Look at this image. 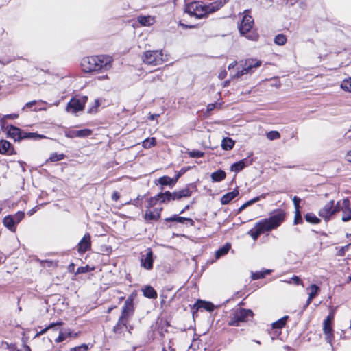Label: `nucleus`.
Listing matches in <instances>:
<instances>
[{
  "label": "nucleus",
  "instance_id": "58",
  "mask_svg": "<svg viewBox=\"0 0 351 351\" xmlns=\"http://www.w3.org/2000/svg\"><path fill=\"white\" fill-rule=\"evenodd\" d=\"M66 136L71 138L76 137L75 136V130L70 132L69 134H66Z\"/></svg>",
  "mask_w": 351,
  "mask_h": 351
},
{
  "label": "nucleus",
  "instance_id": "23",
  "mask_svg": "<svg viewBox=\"0 0 351 351\" xmlns=\"http://www.w3.org/2000/svg\"><path fill=\"white\" fill-rule=\"evenodd\" d=\"M3 225L10 231L15 232L16 231V223L14 221L11 215L5 216L3 219Z\"/></svg>",
  "mask_w": 351,
  "mask_h": 351
},
{
  "label": "nucleus",
  "instance_id": "32",
  "mask_svg": "<svg viewBox=\"0 0 351 351\" xmlns=\"http://www.w3.org/2000/svg\"><path fill=\"white\" fill-rule=\"evenodd\" d=\"M197 305V308H203L210 312L214 310V305L210 302L199 301Z\"/></svg>",
  "mask_w": 351,
  "mask_h": 351
},
{
  "label": "nucleus",
  "instance_id": "56",
  "mask_svg": "<svg viewBox=\"0 0 351 351\" xmlns=\"http://www.w3.org/2000/svg\"><path fill=\"white\" fill-rule=\"evenodd\" d=\"M159 116H160V114H150V116L149 117V119L150 120H154V119H156V118H158Z\"/></svg>",
  "mask_w": 351,
  "mask_h": 351
},
{
  "label": "nucleus",
  "instance_id": "59",
  "mask_svg": "<svg viewBox=\"0 0 351 351\" xmlns=\"http://www.w3.org/2000/svg\"><path fill=\"white\" fill-rule=\"evenodd\" d=\"M262 271H263V273H264V277H265L266 275H268V274H271V270H270V269H265V270Z\"/></svg>",
  "mask_w": 351,
  "mask_h": 351
},
{
  "label": "nucleus",
  "instance_id": "3",
  "mask_svg": "<svg viewBox=\"0 0 351 351\" xmlns=\"http://www.w3.org/2000/svg\"><path fill=\"white\" fill-rule=\"evenodd\" d=\"M112 58L108 56H95L82 59L81 65L84 72L106 71L112 67Z\"/></svg>",
  "mask_w": 351,
  "mask_h": 351
},
{
  "label": "nucleus",
  "instance_id": "53",
  "mask_svg": "<svg viewBox=\"0 0 351 351\" xmlns=\"http://www.w3.org/2000/svg\"><path fill=\"white\" fill-rule=\"evenodd\" d=\"M38 101H36V100H34V101H29V102H27L26 103V104L25 105V106L23 108V110H25V109L26 108H32L33 107Z\"/></svg>",
  "mask_w": 351,
  "mask_h": 351
},
{
  "label": "nucleus",
  "instance_id": "34",
  "mask_svg": "<svg viewBox=\"0 0 351 351\" xmlns=\"http://www.w3.org/2000/svg\"><path fill=\"white\" fill-rule=\"evenodd\" d=\"M288 318H289V317L287 315H285V316L282 317V318H280V319L275 322L274 323H273V324H272L273 328L280 329V328H283L285 326Z\"/></svg>",
  "mask_w": 351,
  "mask_h": 351
},
{
  "label": "nucleus",
  "instance_id": "51",
  "mask_svg": "<svg viewBox=\"0 0 351 351\" xmlns=\"http://www.w3.org/2000/svg\"><path fill=\"white\" fill-rule=\"evenodd\" d=\"M351 243H349L343 247H342L339 251V255L343 256L345 254V252L348 250V248L350 247Z\"/></svg>",
  "mask_w": 351,
  "mask_h": 351
},
{
  "label": "nucleus",
  "instance_id": "62",
  "mask_svg": "<svg viewBox=\"0 0 351 351\" xmlns=\"http://www.w3.org/2000/svg\"><path fill=\"white\" fill-rule=\"evenodd\" d=\"M215 107V104H209L207 107L208 108V110H212Z\"/></svg>",
  "mask_w": 351,
  "mask_h": 351
},
{
  "label": "nucleus",
  "instance_id": "63",
  "mask_svg": "<svg viewBox=\"0 0 351 351\" xmlns=\"http://www.w3.org/2000/svg\"><path fill=\"white\" fill-rule=\"evenodd\" d=\"M237 64V62H233L232 63L230 64L228 66V69H230L231 68H233Z\"/></svg>",
  "mask_w": 351,
  "mask_h": 351
},
{
  "label": "nucleus",
  "instance_id": "15",
  "mask_svg": "<svg viewBox=\"0 0 351 351\" xmlns=\"http://www.w3.org/2000/svg\"><path fill=\"white\" fill-rule=\"evenodd\" d=\"M8 133V135L10 137L13 138L15 141H19V140L29 137L30 136H32L34 134L32 133H29L28 134L27 133H24L23 134L19 128L12 126V125H11L10 127Z\"/></svg>",
  "mask_w": 351,
  "mask_h": 351
},
{
  "label": "nucleus",
  "instance_id": "49",
  "mask_svg": "<svg viewBox=\"0 0 351 351\" xmlns=\"http://www.w3.org/2000/svg\"><path fill=\"white\" fill-rule=\"evenodd\" d=\"M302 221L300 210H295L294 224L300 223Z\"/></svg>",
  "mask_w": 351,
  "mask_h": 351
},
{
  "label": "nucleus",
  "instance_id": "21",
  "mask_svg": "<svg viewBox=\"0 0 351 351\" xmlns=\"http://www.w3.org/2000/svg\"><path fill=\"white\" fill-rule=\"evenodd\" d=\"M137 21L142 26L144 27H150L155 22L154 18L151 16H139L137 18Z\"/></svg>",
  "mask_w": 351,
  "mask_h": 351
},
{
  "label": "nucleus",
  "instance_id": "7",
  "mask_svg": "<svg viewBox=\"0 0 351 351\" xmlns=\"http://www.w3.org/2000/svg\"><path fill=\"white\" fill-rule=\"evenodd\" d=\"M252 316L253 312L251 310L240 308L234 312L229 322V325L238 326L239 322H246Z\"/></svg>",
  "mask_w": 351,
  "mask_h": 351
},
{
  "label": "nucleus",
  "instance_id": "4",
  "mask_svg": "<svg viewBox=\"0 0 351 351\" xmlns=\"http://www.w3.org/2000/svg\"><path fill=\"white\" fill-rule=\"evenodd\" d=\"M249 10H245V14L243 16V19L239 25V29L240 34L245 36L246 38L250 40L256 41L258 40L259 36L254 30H252L254 25V19L251 16L247 14Z\"/></svg>",
  "mask_w": 351,
  "mask_h": 351
},
{
  "label": "nucleus",
  "instance_id": "18",
  "mask_svg": "<svg viewBox=\"0 0 351 351\" xmlns=\"http://www.w3.org/2000/svg\"><path fill=\"white\" fill-rule=\"evenodd\" d=\"M162 208H155L154 210H147L145 213V219L148 221L158 220L160 217Z\"/></svg>",
  "mask_w": 351,
  "mask_h": 351
},
{
  "label": "nucleus",
  "instance_id": "40",
  "mask_svg": "<svg viewBox=\"0 0 351 351\" xmlns=\"http://www.w3.org/2000/svg\"><path fill=\"white\" fill-rule=\"evenodd\" d=\"M282 281L287 282L288 284L294 283L295 285H297L304 286L302 280L300 278V277H298L297 276H293L289 280H282Z\"/></svg>",
  "mask_w": 351,
  "mask_h": 351
},
{
  "label": "nucleus",
  "instance_id": "55",
  "mask_svg": "<svg viewBox=\"0 0 351 351\" xmlns=\"http://www.w3.org/2000/svg\"><path fill=\"white\" fill-rule=\"evenodd\" d=\"M346 160L349 162H351V150L348 152V153L346 154Z\"/></svg>",
  "mask_w": 351,
  "mask_h": 351
},
{
  "label": "nucleus",
  "instance_id": "57",
  "mask_svg": "<svg viewBox=\"0 0 351 351\" xmlns=\"http://www.w3.org/2000/svg\"><path fill=\"white\" fill-rule=\"evenodd\" d=\"M324 324H331V317L328 316L326 319L324 321Z\"/></svg>",
  "mask_w": 351,
  "mask_h": 351
},
{
  "label": "nucleus",
  "instance_id": "44",
  "mask_svg": "<svg viewBox=\"0 0 351 351\" xmlns=\"http://www.w3.org/2000/svg\"><path fill=\"white\" fill-rule=\"evenodd\" d=\"M158 201H160V198L158 197V195L154 197H150L147 202V208H148V210H150L151 208L154 206Z\"/></svg>",
  "mask_w": 351,
  "mask_h": 351
},
{
  "label": "nucleus",
  "instance_id": "20",
  "mask_svg": "<svg viewBox=\"0 0 351 351\" xmlns=\"http://www.w3.org/2000/svg\"><path fill=\"white\" fill-rule=\"evenodd\" d=\"M239 195V191L234 189V191L227 193L223 195L221 198V203L223 205L229 204L234 198Z\"/></svg>",
  "mask_w": 351,
  "mask_h": 351
},
{
  "label": "nucleus",
  "instance_id": "54",
  "mask_svg": "<svg viewBox=\"0 0 351 351\" xmlns=\"http://www.w3.org/2000/svg\"><path fill=\"white\" fill-rule=\"evenodd\" d=\"M120 197L119 193L117 191H114L112 195V199L117 202Z\"/></svg>",
  "mask_w": 351,
  "mask_h": 351
},
{
  "label": "nucleus",
  "instance_id": "47",
  "mask_svg": "<svg viewBox=\"0 0 351 351\" xmlns=\"http://www.w3.org/2000/svg\"><path fill=\"white\" fill-rule=\"evenodd\" d=\"M94 269L93 267L90 268L88 265H86L84 267H80L77 268L76 274H84L88 271H93Z\"/></svg>",
  "mask_w": 351,
  "mask_h": 351
},
{
  "label": "nucleus",
  "instance_id": "12",
  "mask_svg": "<svg viewBox=\"0 0 351 351\" xmlns=\"http://www.w3.org/2000/svg\"><path fill=\"white\" fill-rule=\"evenodd\" d=\"M261 62L259 60H252V59L247 60L245 62V67L242 70L239 71L237 72V73L236 74V76L237 77H239L244 74H247L248 73L252 72L254 69L259 67L261 66Z\"/></svg>",
  "mask_w": 351,
  "mask_h": 351
},
{
  "label": "nucleus",
  "instance_id": "24",
  "mask_svg": "<svg viewBox=\"0 0 351 351\" xmlns=\"http://www.w3.org/2000/svg\"><path fill=\"white\" fill-rule=\"evenodd\" d=\"M191 195V190L186 187L179 191L174 192L173 197L176 200H179L183 197H188Z\"/></svg>",
  "mask_w": 351,
  "mask_h": 351
},
{
  "label": "nucleus",
  "instance_id": "10",
  "mask_svg": "<svg viewBox=\"0 0 351 351\" xmlns=\"http://www.w3.org/2000/svg\"><path fill=\"white\" fill-rule=\"evenodd\" d=\"M134 311V299L133 297L130 295L124 303L120 318L128 321V317L133 315Z\"/></svg>",
  "mask_w": 351,
  "mask_h": 351
},
{
  "label": "nucleus",
  "instance_id": "41",
  "mask_svg": "<svg viewBox=\"0 0 351 351\" xmlns=\"http://www.w3.org/2000/svg\"><path fill=\"white\" fill-rule=\"evenodd\" d=\"M156 144V138H147L143 142V147L145 149H149L153 146H154Z\"/></svg>",
  "mask_w": 351,
  "mask_h": 351
},
{
  "label": "nucleus",
  "instance_id": "28",
  "mask_svg": "<svg viewBox=\"0 0 351 351\" xmlns=\"http://www.w3.org/2000/svg\"><path fill=\"white\" fill-rule=\"evenodd\" d=\"M324 332L326 335V340L330 344H332V339L333 338V335L332 333V329L331 324H324L323 326Z\"/></svg>",
  "mask_w": 351,
  "mask_h": 351
},
{
  "label": "nucleus",
  "instance_id": "37",
  "mask_svg": "<svg viewBox=\"0 0 351 351\" xmlns=\"http://www.w3.org/2000/svg\"><path fill=\"white\" fill-rule=\"evenodd\" d=\"M287 42V38L284 34H279L274 38V43L280 46L284 45Z\"/></svg>",
  "mask_w": 351,
  "mask_h": 351
},
{
  "label": "nucleus",
  "instance_id": "13",
  "mask_svg": "<svg viewBox=\"0 0 351 351\" xmlns=\"http://www.w3.org/2000/svg\"><path fill=\"white\" fill-rule=\"evenodd\" d=\"M306 291H308V299L306 301L305 304L303 306V309H306L309 304L312 302L313 300L317 296L319 293L321 289L319 286L315 284L311 285L308 287L306 288Z\"/></svg>",
  "mask_w": 351,
  "mask_h": 351
},
{
  "label": "nucleus",
  "instance_id": "46",
  "mask_svg": "<svg viewBox=\"0 0 351 351\" xmlns=\"http://www.w3.org/2000/svg\"><path fill=\"white\" fill-rule=\"evenodd\" d=\"M189 155L191 158H200L204 156V152L199 150H192L188 152Z\"/></svg>",
  "mask_w": 351,
  "mask_h": 351
},
{
  "label": "nucleus",
  "instance_id": "31",
  "mask_svg": "<svg viewBox=\"0 0 351 351\" xmlns=\"http://www.w3.org/2000/svg\"><path fill=\"white\" fill-rule=\"evenodd\" d=\"M234 145V141L230 138H224L221 142V147L224 150H230Z\"/></svg>",
  "mask_w": 351,
  "mask_h": 351
},
{
  "label": "nucleus",
  "instance_id": "9",
  "mask_svg": "<svg viewBox=\"0 0 351 351\" xmlns=\"http://www.w3.org/2000/svg\"><path fill=\"white\" fill-rule=\"evenodd\" d=\"M141 266L147 270H150L153 268L154 254L150 248H148L143 253L141 254Z\"/></svg>",
  "mask_w": 351,
  "mask_h": 351
},
{
  "label": "nucleus",
  "instance_id": "25",
  "mask_svg": "<svg viewBox=\"0 0 351 351\" xmlns=\"http://www.w3.org/2000/svg\"><path fill=\"white\" fill-rule=\"evenodd\" d=\"M210 177L213 182H221L226 178V173L224 171L219 169L213 172Z\"/></svg>",
  "mask_w": 351,
  "mask_h": 351
},
{
  "label": "nucleus",
  "instance_id": "38",
  "mask_svg": "<svg viewBox=\"0 0 351 351\" xmlns=\"http://www.w3.org/2000/svg\"><path fill=\"white\" fill-rule=\"evenodd\" d=\"M92 131L89 129H83L80 130H75V136L77 137H86L91 134Z\"/></svg>",
  "mask_w": 351,
  "mask_h": 351
},
{
  "label": "nucleus",
  "instance_id": "26",
  "mask_svg": "<svg viewBox=\"0 0 351 351\" xmlns=\"http://www.w3.org/2000/svg\"><path fill=\"white\" fill-rule=\"evenodd\" d=\"M142 291L145 297L154 299L157 297V293L151 286H145L142 289Z\"/></svg>",
  "mask_w": 351,
  "mask_h": 351
},
{
  "label": "nucleus",
  "instance_id": "6",
  "mask_svg": "<svg viewBox=\"0 0 351 351\" xmlns=\"http://www.w3.org/2000/svg\"><path fill=\"white\" fill-rule=\"evenodd\" d=\"M339 206L340 200L335 204L334 200H330L319 209L318 212L319 216L327 222L330 221L335 215L339 213Z\"/></svg>",
  "mask_w": 351,
  "mask_h": 351
},
{
  "label": "nucleus",
  "instance_id": "64",
  "mask_svg": "<svg viewBox=\"0 0 351 351\" xmlns=\"http://www.w3.org/2000/svg\"><path fill=\"white\" fill-rule=\"evenodd\" d=\"M107 78H108V76L106 75L98 77V79L99 80H105V79H107Z\"/></svg>",
  "mask_w": 351,
  "mask_h": 351
},
{
  "label": "nucleus",
  "instance_id": "43",
  "mask_svg": "<svg viewBox=\"0 0 351 351\" xmlns=\"http://www.w3.org/2000/svg\"><path fill=\"white\" fill-rule=\"evenodd\" d=\"M24 216H25V214L23 212L19 211L16 213H15L14 215H11V217L13 219V220L16 223V224H18L24 218Z\"/></svg>",
  "mask_w": 351,
  "mask_h": 351
},
{
  "label": "nucleus",
  "instance_id": "22",
  "mask_svg": "<svg viewBox=\"0 0 351 351\" xmlns=\"http://www.w3.org/2000/svg\"><path fill=\"white\" fill-rule=\"evenodd\" d=\"M180 176V174L177 175L175 180H173L168 176H162V177H160L157 180V182H158V184H160L162 186H167V185L173 186L175 184V183L177 182V180Z\"/></svg>",
  "mask_w": 351,
  "mask_h": 351
},
{
  "label": "nucleus",
  "instance_id": "52",
  "mask_svg": "<svg viewBox=\"0 0 351 351\" xmlns=\"http://www.w3.org/2000/svg\"><path fill=\"white\" fill-rule=\"evenodd\" d=\"M61 324H62V322L52 323V324H51L50 325H49V326H48V327H47V328H45L44 330H43L40 332V333H41V334H43V333H45L47 330H49V329H50V328H53V326H57V325H61Z\"/></svg>",
  "mask_w": 351,
  "mask_h": 351
},
{
  "label": "nucleus",
  "instance_id": "16",
  "mask_svg": "<svg viewBox=\"0 0 351 351\" xmlns=\"http://www.w3.org/2000/svg\"><path fill=\"white\" fill-rule=\"evenodd\" d=\"M78 336L77 332H73L70 329H64L59 332L58 337L55 339L56 343H60L68 337L76 338Z\"/></svg>",
  "mask_w": 351,
  "mask_h": 351
},
{
  "label": "nucleus",
  "instance_id": "42",
  "mask_svg": "<svg viewBox=\"0 0 351 351\" xmlns=\"http://www.w3.org/2000/svg\"><path fill=\"white\" fill-rule=\"evenodd\" d=\"M266 136L269 140L274 141L279 139L280 138V134L278 131H270L267 133Z\"/></svg>",
  "mask_w": 351,
  "mask_h": 351
},
{
  "label": "nucleus",
  "instance_id": "33",
  "mask_svg": "<svg viewBox=\"0 0 351 351\" xmlns=\"http://www.w3.org/2000/svg\"><path fill=\"white\" fill-rule=\"evenodd\" d=\"M305 219L308 223L313 224H318L320 223L321 220L318 218L314 213H308L305 215Z\"/></svg>",
  "mask_w": 351,
  "mask_h": 351
},
{
  "label": "nucleus",
  "instance_id": "5",
  "mask_svg": "<svg viewBox=\"0 0 351 351\" xmlns=\"http://www.w3.org/2000/svg\"><path fill=\"white\" fill-rule=\"evenodd\" d=\"M167 60V55L162 50H148L142 55L143 62L152 66L160 65Z\"/></svg>",
  "mask_w": 351,
  "mask_h": 351
},
{
  "label": "nucleus",
  "instance_id": "11",
  "mask_svg": "<svg viewBox=\"0 0 351 351\" xmlns=\"http://www.w3.org/2000/svg\"><path fill=\"white\" fill-rule=\"evenodd\" d=\"M341 211L342 218L341 220L344 222L351 220V208L350 201L348 198L340 200V206L339 212Z\"/></svg>",
  "mask_w": 351,
  "mask_h": 351
},
{
  "label": "nucleus",
  "instance_id": "14",
  "mask_svg": "<svg viewBox=\"0 0 351 351\" xmlns=\"http://www.w3.org/2000/svg\"><path fill=\"white\" fill-rule=\"evenodd\" d=\"M77 250L80 254H84L91 248V240L89 233L84 234L77 245Z\"/></svg>",
  "mask_w": 351,
  "mask_h": 351
},
{
  "label": "nucleus",
  "instance_id": "29",
  "mask_svg": "<svg viewBox=\"0 0 351 351\" xmlns=\"http://www.w3.org/2000/svg\"><path fill=\"white\" fill-rule=\"evenodd\" d=\"M165 221H168V222L169 221H176V222L181 223H183L185 221H189L191 225H193V223H194V221L191 218L179 217L177 215H174L173 217L166 218Z\"/></svg>",
  "mask_w": 351,
  "mask_h": 351
},
{
  "label": "nucleus",
  "instance_id": "39",
  "mask_svg": "<svg viewBox=\"0 0 351 351\" xmlns=\"http://www.w3.org/2000/svg\"><path fill=\"white\" fill-rule=\"evenodd\" d=\"M341 87L345 91L351 92V77L343 80Z\"/></svg>",
  "mask_w": 351,
  "mask_h": 351
},
{
  "label": "nucleus",
  "instance_id": "1",
  "mask_svg": "<svg viewBox=\"0 0 351 351\" xmlns=\"http://www.w3.org/2000/svg\"><path fill=\"white\" fill-rule=\"evenodd\" d=\"M286 213L283 210H275L268 218L263 219L254 225V227L247 232L254 241H256L259 236L278 228L285 221Z\"/></svg>",
  "mask_w": 351,
  "mask_h": 351
},
{
  "label": "nucleus",
  "instance_id": "30",
  "mask_svg": "<svg viewBox=\"0 0 351 351\" xmlns=\"http://www.w3.org/2000/svg\"><path fill=\"white\" fill-rule=\"evenodd\" d=\"M174 192L171 193L169 191H166L165 193H160L158 194V197L160 198V202L161 203H164L165 202H169L170 200H176L173 197Z\"/></svg>",
  "mask_w": 351,
  "mask_h": 351
},
{
  "label": "nucleus",
  "instance_id": "27",
  "mask_svg": "<svg viewBox=\"0 0 351 351\" xmlns=\"http://www.w3.org/2000/svg\"><path fill=\"white\" fill-rule=\"evenodd\" d=\"M231 247V245L230 243H226L224 245H223L222 247H221L220 248H219L216 252H215V258L216 259H219L220 258L221 256H225L226 254H228V252H229L230 249Z\"/></svg>",
  "mask_w": 351,
  "mask_h": 351
},
{
  "label": "nucleus",
  "instance_id": "45",
  "mask_svg": "<svg viewBox=\"0 0 351 351\" xmlns=\"http://www.w3.org/2000/svg\"><path fill=\"white\" fill-rule=\"evenodd\" d=\"M89 346L88 344L83 343L80 346L71 348L69 351H88Z\"/></svg>",
  "mask_w": 351,
  "mask_h": 351
},
{
  "label": "nucleus",
  "instance_id": "2",
  "mask_svg": "<svg viewBox=\"0 0 351 351\" xmlns=\"http://www.w3.org/2000/svg\"><path fill=\"white\" fill-rule=\"evenodd\" d=\"M226 0H219V1L210 3L206 5L202 1H194L186 5L185 13L191 17L195 19H202L208 16V14L215 12L223 5Z\"/></svg>",
  "mask_w": 351,
  "mask_h": 351
},
{
  "label": "nucleus",
  "instance_id": "8",
  "mask_svg": "<svg viewBox=\"0 0 351 351\" xmlns=\"http://www.w3.org/2000/svg\"><path fill=\"white\" fill-rule=\"evenodd\" d=\"M87 99L88 97L86 96L71 99L67 104L66 111L71 113H75L82 110Z\"/></svg>",
  "mask_w": 351,
  "mask_h": 351
},
{
  "label": "nucleus",
  "instance_id": "60",
  "mask_svg": "<svg viewBox=\"0 0 351 351\" xmlns=\"http://www.w3.org/2000/svg\"><path fill=\"white\" fill-rule=\"evenodd\" d=\"M156 80L162 81L161 75H158L154 77L153 79L152 80V81H155Z\"/></svg>",
  "mask_w": 351,
  "mask_h": 351
},
{
  "label": "nucleus",
  "instance_id": "36",
  "mask_svg": "<svg viewBox=\"0 0 351 351\" xmlns=\"http://www.w3.org/2000/svg\"><path fill=\"white\" fill-rule=\"evenodd\" d=\"M64 158L65 155L64 154L52 153L47 161L54 162L62 160Z\"/></svg>",
  "mask_w": 351,
  "mask_h": 351
},
{
  "label": "nucleus",
  "instance_id": "61",
  "mask_svg": "<svg viewBox=\"0 0 351 351\" xmlns=\"http://www.w3.org/2000/svg\"><path fill=\"white\" fill-rule=\"evenodd\" d=\"M5 117L15 119V118L18 117V115L17 114H10V115H6Z\"/></svg>",
  "mask_w": 351,
  "mask_h": 351
},
{
  "label": "nucleus",
  "instance_id": "50",
  "mask_svg": "<svg viewBox=\"0 0 351 351\" xmlns=\"http://www.w3.org/2000/svg\"><path fill=\"white\" fill-rule=\"evenodd\" d=\"M301 202L300 198L298 197L297 196H294L293 198V202L294 204V207L295 208V210H300V203Z\"/></svg>",
  "mask_w": 351,
  "mask_h": 351
},
{
  "label": "nucleus",
  "instance_id": "35",
  "mask_svg": "<svg viewBox=\"0 0 351 351\" xmlns=\"http://www.w3.org/2000/svg\"><path fill=\"white\" fill-rule=\"evenodd\" d=\"M245 167V160H241L237 162L234 163L231 166V171L239 172L241 171Z\"/></svg>",
  "mask_w": 351,
  "mask_h": 351
},
{
  "label": "nucleus",
  "instance_id": "48",
  "mask_svg": "<svg viewBox=\"0 0 351 351\" xmlns=\"http://www.w3.org/2000/svg\"><path fill=\"white\" fill-rule=\"evenodd\" d=\"M264 278V273L262 271L252 273V279L258 280Z\"/></svg>",
  "mask_w": 351,
  "mask_h": 351
},
{
  "label": "nucleus",
  "instance_id": "17",
  "mask_svg": "<svg viewBox=\"0 0 351 351\" xmlns=\"http://www.w3.org/2000/svg\"><path fill=\"white\" fill-rule=\"evenodd\" d=\"M127 322V320L119 318L117 324L114 326V332L119 336H121L124 331L128 328Z\"/></svg>",
  "mask_w": 351,
  "mask_h": 351
},
{
  "label": "nucleus",
  "instance_id": "19",
  "mask_svg": "<svg viewBox=\"0 0 351 351\" xmlns=\"http://www.w3.org/2000/svg\"><path fill=\"white\" fill-rule=\"evenodd\" d=\"M13 149L11 147V143L5 140L0 141V153L2 154L12 155Z\"/></svg>",
  "mask_w": 351,
  "mask_h": 351
}]
</instances>
